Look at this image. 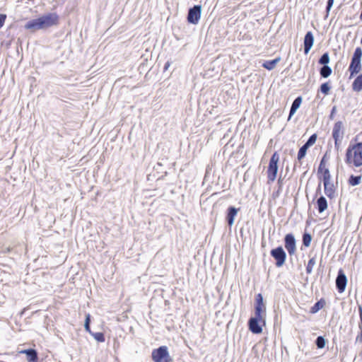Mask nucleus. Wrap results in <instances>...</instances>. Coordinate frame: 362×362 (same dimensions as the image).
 Here are the masks:
<instances>
[{"instance_id":"36","label":"nucleus","mask_w":362,"mask_h":362,"mask_svg":"<svg viewBox=\"0 0 362 362\" xmlns=\"http://www.w3.org/2000/svg\"><path fill=\"white\" fill-rule=\"evenodd\" d=\"M334 4V0H327V5H326V13L327 14H329V11L333 6Z\"/></svg>"},{"instance_id":"7","label":"nucleus","mask_w":362,"mask_h":362,"mask_svg":"<svg viewBox=\"0 0 362 362\" xmlns=\"http://www.w3.org/2000/svg\"><path fill=\"white\" fill-rule=\"evenodd\" d=\"M202 16V6L194 5L188 9L187 21L189 24H198Z\"/></svg>"},{"instance_id":"34","label":"nucleus","mask_w":362,"mask_h":362,"mask_svg":"<svg viewBox=\"0 0 362 362\" xmlns=\"http://www.w3.org/2000/svg\"><path fill=\"white\" fill-rule=\"evenodd\" d=\"M326 156H327V153L324 155V156L322 158V159L320 160V165L318 167V170H317L318 174H320V173L322 171V168H325V166Z\"/></svg>"},{"instance_id":"33","label":"nucleus","mask_w":362,"mask_h":362,"mask_svg":"<svg viewBox=\"0 0 362 362\" xmlns=\"http://www.w3.org/2000/svg\"><path fill=\"white\" fill-rule=\"evenodd\" d=\"M90 314H87L86 316L84 327H85L86 331L89 333H90Z\"/></svg>"},{"instance_id":"25","label":"nucleus","mask_w":362,"mask_h":362,"mask_svg":"<svg viewBox=\"0 0 362 362\" xmlns=\"http://www.w3.org/2000/svg\"><path fill=\"white\" fill-rule=\"evenodd\" d=\"M331 85H330V83L329 81H327V82H325V83H322L320 86V88L318 90V91H320L322 93H323L325 95H327L329 94V92H330V90H331Z\"/></svg>"},{"instance_id":"35","label":"nucleus","mask_w":362,"mask_h":362,"mask_svg":"<svg viewBox=\"0 0 362 362\" xmlns=\"http://www.w3.org/2000/svg\"><path fill=\"white\" fill-rule=\"evenodd\" d=\"M94 338L98 341L100 342H103L105 341V337L104 334L101 332H97L93 334Z\"/></svg>"},{"instance_id":"43","label":"nucleus","mask_w":362,"mask_h":362,"mask_svg":"<svg viewBox=\"0 0 362 362\" xmlns=\"http://www.w3.org/2000/svg\"><path fill=\"white\" fill-rule=\"evenodd\" d=\"M357 340H359L361 342H362V331L360 330L359 334L356 337Z\"/></svg>"},{"instance_id":"15","label":"nucleus","mask_w":362,"mask_h":362,"mask_svg":"<svg viewBox=\"0 0 362 362\" xmlns=\"http://www.w3.org/2000/svg\"><path fill=\"white\" fill-rule=\"evenodd\" d=\"M302 100H303L302 97L301 96H298L293 101V103L291 104V108H290L288 117V121L291 119L293 115L296 112L298 109L300 107V106L301 105V103H302Z\"/></svg>"},{"instance_id":"13","label":"nucleus","mask_w":362,"mask_h":362,"mask_svg":"<svg viewBox=\"0 0 362 362\" xmlns=\"http://www.w3.org/2000/svg\"><path fill=\"white\" fill-rule=\"evenodd\" d=\"M18 353L25 354L28 362H38L37 352L35 349H24L19 351Z\"/></svg>"},{"instance_id":"28","label":"nucleus","mask_w":362,"mask_h":362,"mask_svg":"<svg viewBox=\"0 0 362 362\" xmlns=\"http://www.w3.org/2000/svg\"><path fill=\"white\" fill-rule=\"evenodd\" d=\"M361 175H351L349 177L348 182L351 186H356L361 182Z\"/></svg>"},{"instance_id":"11","label":"nucleus","mask_w":362,"mask_h":362,"mask_svg":"<svg viewBox=\"0 0 362 362\" xmlns=\"http://www.w3.org/2000/svg\"><path fill=\"white\" fill-rule=\"evenodd\" d=\"M314 44V36L311 31H308L305 36L303 40V50L304 54H308L313 47Z\"/></svg>"},{"instance_id":"47","label":"nucleus","mask_w":362,"mask_h":362,"mask_svg":"<svg viewBox=\"0 0 362 362\" xmlns=\"http://www.w3.org/2000/svg\"><path fill=\"white\" fill-rule=\"evenodd\" d=\"M280 182H281V179L279 178V179L278 180V183H280Z\"/></svg>"},{"instance_id":"26","label":"nucleus","mask_w":362,"mask_h":362,"mask_svg":"<svg viewBox=\"0 0 362 362\" xmlns=\"http://www.w3.org/2000/svg\"><path fill=\"white\" fill-rule=\"evenodd\" d=\"M322 174V182L324 184H329L331 180V175L329 173V170L327 168H322V171L320 173Z\"/></svg>"},{"instance_id":"39","label":"nucleus","mask_w":362,"mask_h":362,"mask_svg":"<svg viewBox=\"0 0 362 362\" xmlns=\"http://www.w3.org/2000/svg\"><path fill=\"white\" fill-rule=\"evenodd\" d=\"M6 19V14H0V28L4 25Z\"/></svg>"},{"instance_id":"38","label":"nucleus","mask_w":362,"mask_h":362,"mask_svg":"<svg viewBox=\"0 0 362 362\" xmlns=\"http://www.w3.org/2000/svg\"><path fill=\"white\" fill-rule=\"evenodd\" d=\"M358 313H359V317H360V322L358 325V327L360 330L362 331V305L358 306Z\"/></svg>"},{"instance_id":"41","label":"nucleus","mask_w":362,"mask_h":362,"mask_svg":"<svg viewBox=\"0 0 362 362\" xmlns=\"http://www.w3.org/2000/svg\"><path fill=\"white\" fill-rule=\"evenodd\" d=\"M341 139H337V141H334V148L337 151L339 148V145L341 144Z\"/></svg>"},{"instance_id":"17","label":"nucleus","mask_w":362,"mask_h":362,"mask_svg":"<svg viewBox=\"0 0 362 362\" xmlns=\"http://www.w3.org/2000/svg\"><path fill=\"white\" fill-rule=\"evenodd\" d=\"M25 28L31 32H35L36 30H41L38 18L29 21L25 25Z\"/></svg>"},{"instance_id":"21","label":"nucleus","mask_w":362,"mask_h":362,"mask_svg":"<svg viewBox=\"0 0 362 362\" xmlns=\"http://www.w3.org/2000/svg\"><path fill=\"white\" fill-rule=\"evenodd\" d=\"M325 305V300L323 298L320 299L310 308V313L312 314L317 313Z\"/></svg>"},{"instance_id":"16","label":"nucleus","mask_w":362,"mask_h":362,"mask_svg":"<svg viewBox=\"0 0 362 362\" xmlns=\"http://www.w3.org/2000/svg\"><path fill=\"white\" fill-rule=\"evenodd\" d=\"M342 128V122L338 121L334 124L332 129V137L334 141H337V139H342V136H340V132ZM341 135H343V132H341Z\"/></svg>"},{"instance_id":"45","label":"nucleus","mask_w":362,"mask_h":362,"mask_svg":"<svg viewBox=\"0 0 362 362\" xmlns=\"http://www.w3.org/2000/svg\"><path fill=\"white\" fill-rule=\"evenodd\" d=\"M298 165H299V166H300V165L299 162L297 160V161H296V162H295V163H294L293 171H295V170H296V167H297Z\"/></svg>"},{"instance_id":"49","label":"nucleus","mask_w":362,"mask_h":362,"mask_svg":"<svg viewBox=\"0 0 362 362\" xmlns=\"http://www.w3.org/2000/svg\"><path fill=\"white\" fill-rule=\"evenodd\" d=\"M361 43L362 44V37H361Z\"/></svg>"},{"instance_id":"2","label":"nucleus","mask_w":362,"mask_h":362,"mask_svg":"<svg viewBox=\"0 0 362 362\" xmlns=\"http://www.w3.org/2000/svg\"><path fill=\"white\" fill-rule=\"evenodd\" d=\"M361 58H362V49L357 47L351 57V62L349 66L350 72V78L358 74L361 69Z\"/></svg>"},{"instance_id":"12","label":"nucleus","mask_w":362,"mask_h":362,"mask_svg":"<svg viewBox=\"0 0 362 362\" xmlns=\"http://www.w3.org/2000/svg\"><path fill=\"white\" fill-rule=\"evenodd\" d=\"M239 208H236L233 206H229L226 210V221L229 226H231L234 223L235 217L237 216Z\"/></svg>"},{"instance_id":"20","label":"nucleus","mask_w":362,"mask_h":362,"mask_svg":"<svg viewBox=\"0 0 362 362\" xmlns=\"http://www.w3.org/2000/svg\"><path fill=\"white\" fill-rule=\"evenodd\" d=\"M280 57H277L272 60L264 61L262 66L264 69L271 71L275 68L276 65L280 61Z\"/></svg>"},{"instance_id":"44","label":"nucleus","mask_w":362,"mask_h":362,"mask_svg":"<svg viewBox=\"0 0 362 362\" xmlns=\"http://www.w3.org/2000/svg\"><path fill=\"white\" fill-rule=\"evenodd\" d=\"M320 192H321V185H320V183H319L317 190H316V193L318 194V193H320Z\"/></svg>"},{"instance_id":"19","label":"nucleus","mask_w":362,"mask_h":362,"mask_svg":"<svg viewBox=\"0 0 362 362\" xmlns=\"http://www.w3.org/2000/svg\"><path fill=\"white\" fill-rule=\"evenodd\" d=\"M324 192L327 197L333 199L335 197V189L333 184H324Z\"/></svg>"},{"instance_id":"50","label":"nucleus","mask_w":362,"mask_h":362,"mask_svg":"<svg viewBox=\"0 0 362 362\" xmlns=\"http://www.w3.org/2000/svg\"><path fill=\"white\" fill-rule=\"evenodd\" d=\"M360 75L362 76V73Z\"/></svg>"},{"instance_id":"37","label":"nucleus","mask_w":362,"mask_h":362,"mask_svg":"<svg viewBox=\"0 0 362 362\" xmlns=\"http://www.w3.org/2000/svg\"><path fill=\"white\" fill-rule=\"evenodd\" d=\"M152 358L155 362H158V349H153L152 352Z\"/></svg>"},{"instance_id":"24","label":"nucleus","mask_w":362,"mask_h":362,"mask_svg":"<svg viewBox=\"0 0 362 362\" xmlns=\"http://www.w3.org/2000/svg\"><path fill=\"white\" fill-rule=\"evenodd\" d=\"M310 147H308L306 144H303L299 149L297 155V160L299 162L300 165H302L301 160L305 158L307 153V151Z\"/></svg>"},{"instance_id":"14","label":"nucleus","mask_w":362,"mask_h":362,"mask_svg":"<svg viewBox=\"0 0 362 362\" xmlns=\"http://www.w3.org/2000/svg\"><path fill=\"white\" fill-rule=\"evenodd\" d=\"M160 362H174L166 346H160Z\"/></svg>"},{"instance_id":"48","label":"nucleus","mask_w":362,"mask_h":362,"mask_svg":"<svg viewBox=\"0 0 362 362\" xmlns=\"http://www.w3.org/2000/svg\"><path fill=\"white\" fill-rule=\"evenodd\" d=\"M276 196L279 194V190L276 192Z\"/></svg>"},{"instance_id":"18","label":"nucleus","mask_w":362,"mask_h":362,"mask_svg":"<svg viewBox=\"0 0 362 362\" xmlns=\"http://www.w3.org/2000/svg\"><path fill=\"white\" fill-rule=\"evenodd\" d=\"M317 209L319 213L324 212L327 209V201L324 196H320L316 202Z\"/></svg>"},{"instance_id":"29","label":"nucleus","mask_w":362,"mask_h":362,"mask_svg":"<svg viewBox=\"0 0 362 362\" xmlns=\"http://www.w3.org/2000/svg\"><path fill=\"white\" fill-rule=\"evenodd\" d=\"M312 241V236L308 232H304L302 237L303 245L308 247L310 245Z\"/></svg>"},{"instance_id":"23","label":"nucleus","mask_w":362,"mask_h":362,"mask_svg":"<svg viewBox=\"0 0 362 362\" xmlns=\"http://www.w3.org/2000/svg\"><path fill=\"white\" fill-rule=\"evenodd\" d=\"M352 89L356 92L362 90V76L360 74L353 81Z\"/></svg>"},{"instance_id":"6","label":"nucleus","mask_w":362,"mask_h":362,"mask_svg":"<svg viewBox=\"0 0 362 362\" xmlns=\"http://www.w3.org/2000/svg\"><path fill=\"white\" fill-rule=\"evenodd\" d=\"M270 255L274 259L276 267H281L285 264L286 253L282 246L272 249Z\"/></svg>"},{"instance_id":"40","label":"nucleus","mask_w":362,"mask_h":362,"mask_svg":"<svg viewBox=\"0 0 362 362\" xmlns=\"http://www.w3.org/2000/svg\"><path fill=\"white\" fill-rule=\"evenodd\" d=\"M336 111H337V107L336 106L332 107V108L331 110L330 115H329L330 119H333L334 115L336 113Z\"/></svg>"},{"instance_id":"30","label":"nucleus","mask_w":362,"mask_h":362,"mask_svg":"<svg viewBox=\"0 0 362 362\" xmlns=\"http://www.w3.org/2000/svg\"><path fill=\"white\" fill-rule=\"evenodd\" d=\"M326 342L327 341L323 336H318L315 341L317 349H323L326 345Z\"/></svg>"},{"instance_id":"10","label":"nucleus","mask_w":362,"mask_h":362,"mask_svg":"<svg viewBox=\"0 0 362 362\" xmlns=\"http://www.w3.org/2000/svg\"><path fill=\"white\" fill-rule=\"evenodd\" d=\"M266 312V305L264 303V298L262 293L255 296V315H262Z\"/></svg>"},{"instance_id":"22","label":"nucleus","mask_w":362,"mask_h":362,"mask_svg":"<svg viewBox=\"0 0 362 362\" xmlns=\"http://www.w3.org/2000/svg\"><path fill=\"white\" fill-rule=\"evenodd\" d=\"M319 72L322 78H327L332 74V69L329 65L322 66Z\"/></svg>"},{"instance_id":"4","label":"nucleus","mask_w":362,"mask_h":362,"mask_svg":"<svg viewBox=\"0 0 362 362\" xmlns=\"http://www.w3.org/2000/svg\"><path fill=\"white\" fill-rule=\"evenodd\" d=\"M279 160V155L276 151H275L270 158L267 168V173L269 182H274L276 177Z\"/></svg>"},{"instance_id":"8","label":"nucleus","mask_w":362,"mask_h":362,"mask_svg":"<svg viewBox=\"0 0 362 362\" xmlns=\"http://www.w3.org/2000/svg\"><path fill=\"white\" fill-rule=\"evenodd\" d=\"M284 246L290 256L293 255L296 251V240L291 233L286 234L284 238Z\"/></svg>"},{"instance_id":"5","label":"nucleus","mask_w":362,"mask_h":362,"mask_svg":"<svg viewBox=\"0 0 362 362\" xmlns=\"http://www.w3.org/2000/svg\"><path fill=\"white\" fill-rule=\"evenodd\" d=\"M260 322L265 324L262 315H255L254 317H251L247 322L249 330L253 334H260L262 332V326Z\"/></svg>"},{"instance_id":"1","label":"nucleus","mask_w":362,"mask_h":362,"mask_svg":"<svg viewBox=\"0 0 362 362\" xmlns=\"http://www.w3.org/2000/svg\"><path fill=\"white\" fill-rule=\"evenodd\" d=\"M345 162L347 164L353 163L355 167L362 165V142L349 144L346 151Z\"/></svg>"},{"instance_id":"42","label":"nucleus","mask_w":362,"mask_h":362,"mask_svg":"<svg viewBox=\"0 0 362 362\" xmlns=\"http://www.w3.org/2000/svg\"><path fill=\"white\" fill-rule=\"evenodd\" d=\"M170 66V62H167L165 64L164 67H163V72L164 73L168 69Z\"/></svg>"},{"instance_id":"3","label":"nucleus","mask_w":362,"mask_h":362,"mask_svg":"<svg viewBox=\"0 0 362 362\" xmlns=\"http://www.w3.org/2000/svg\"><path fill=\"white\" fill-rule=\"evenodd\" d=\"M41 30L56 26L59 23V16L56 13H49L38 18Z\"/></svg>"},{"instance_id":"9","label":"nucleus","mask_w":362,"mask_h":362,"mask_svg":"<svg viewBox=\"0 0 362 362\" xmlns=\"http://www.w3.org/2000/svg\"><path fill=\"white\" fill-rule=\"evenodd\" d=\"M336 288L339 293H343L347 285V277L345 275L343 269H340L338 271L336 278Z\"/></svg>"},{"instance_id":"46","label":"nucleus","mask_w":362,"mask_h":362,"mask_svg":"<svg viewBox=\"0 0 362 362\" xmlns=\"http://www.w3.org/2000/svg\"><path fill=\"white\" fill-rule=\"evenodd\" d=\"M329 14H327V13H326V15L325 16V18H327L328 17Z\"/></svg>"},{"instance_id":"32","label":"nucleus","mask_w":362,"mask_h":362,"mask_svg":"<svg viewBox=\"0 0 362 362\" xmlns=\"http://www.w3.org/2000/svg\"><path fill=\"white\" fill-rule=\"evenodd\" d=\"M316 140H317V134H313L311 136H310V137L306 141L305 144H306L308 147H310L316 142Z\"/></svg>"},{"instance_id":"31","label":"nucleus","mask_w":362,"mask_h":362,"mask_svg":"<svg viewBox=\"0 0 362 362\" xmlns=\"http://www.w3.org/2000/svg\"><path fill=\"white\" fill-rule=\"evenodd\" d=\"M315 262H316V261H315V257H313L310 258V259L308 260V264H307L306 269H305V270H306V273H307L308 274H311V273H312V272H313V267H314V266H315Z\"/></svg>"},{"instance_id":"27","label":"nucleus","mask_w":362,"mask_h":362,"mask_svg":"<svg viewBox=\"0 0 362 362\" xmlns=\"http://www.w3.org/2000/svg\"><path fill=\"white\" fill-rule=\"evenodd\" d=\"M330 58L329 54L327 52L323 53L320 59H318V64H321L322 66L328 65L329 63Z\"/></svg>"}]
</instances>
